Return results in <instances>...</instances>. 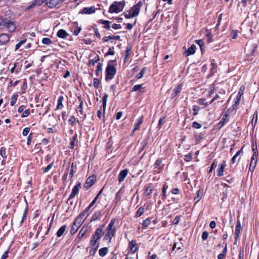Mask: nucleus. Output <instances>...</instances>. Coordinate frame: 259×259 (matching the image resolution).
<instances>
[{
    "label": "nucleus",
    "mask_w": 259,
    "mask_h": 259,
    "mask_svg": "<svg viewBox=\"0 0 259 259\" xmlns=\"http://www.w3.org/2000/svg\"><path fill=\"white\" fill-rule=\"evenodd\" d=\"M208 233L206 231H205L202 232L201 237H202V239L203 240H207V239L208 238Z\"/></svg>",
    "instance_id": "338daca9"
},
{
    "label": "nucleus",
    "mask_w": 259,
    "mask_h": 259,
    "mask_svg": "<svg viewBox=\"0 0 259 259\" xmlns=\"http://www.w3.org/2000/svg\"><path fill=\"white\" fill-rule=\"evenodd\" d=\"M143 116H142L136 122V123H135V127H134V128L133 130V132H135L136 131L138 130L140 125L142 124L143 123Z\"/></svg>",
    "instance_id": "2f4dec72"
},
{
    "label": "nucleus",
    "mask_w": 259,
    "mask_h": 259,
    "mask_svg": "<svg viewBox=\"0 0 259 259\" xmlns=\"http://www.w3.org/2000/svg\"><path fill=\"white\" fill-rule=\"evenodd\" d=\"M77 99L79 102V105L77 109V111H79L81 114H83V101L81 98V96H79L77 97Z\"/></svg>",
    "instance_id": "bb28decb"
},
{
    "label": "nucleus",
    "mask_w": 259,
    "mask_h": 259,
    "mask_svg": "<svg viewBox=\"0 0 259 259\" xmlns=\"http://www.w3.org/2000/svg\"><path fill=\"white\" fill-rule=\"evenodd\" d=\"M26 38H24L20 40L18 44L16 45L15 50L17 51V50H18L20 48L21 46L24 44L26 42Z\"/></svg>",
    "instance_id": "a18cd8bd"
},
{
    "label": "nucleus",
    "mask_w": 259,
    "mask_h": 259,
    "mask_svg": "<svg viewBox=\"0 0 259 259\" xmlns=\"http://www.w3.org/2000/svg\"><path fill=\"white\" fill-rule=\"evenodd\" d=\"M114 47H112L111 48H110L108 52L105 53L104 55L105 57L109 56V55H114L115 54V52L114 51Z\"/></svg>",
    "instance_id": "4d7b16f0"
},
{
    "label": "nucleus",
    "mask_w": 259,
    "mask_h": 259,
    "mask_svg": "<svg viewBox=\"0 0 259 259\" xmlns=\"http://www.w3.org/2000/svg\"><path fill=\"white\" fill-rule=\"evenodd\" d=\"M183 84L180 83L173 90V92L171 95V98H175L177 95H178L182 89Z\"/></svg>",
    "instance_id": "f3484780"
},
{
    "label": "nucleus",
    "mask_w": 259,
    "mask_h": 259,
    "mask_svg": "<svg viewBox=\"0 0 259 259\" xmlns=\"http://www.w3.org/2000/svg\"><path fill=\"white\" fill-rule=\"evenodd\" d=\"M168 188V186L166 185V184H164L163 185L162 188V199L163 200H164L166 199L167 197V195L166 194V190Z\"/></svg>",
    "instance_id": "72a5a7b5"
},
{
    "label": "nucleus",
    "mask_w": 259,
    "mask_h": 259,
    "mask_svg": "<svg viewBox=\"0 0 259 259\" xmlns=\"http://www.w3.org/2000/svg\"><path fill=\"white\" fill-rule=\"evenodd\" d=\"M77 133H75L72 138L71 139V142L70 143L69 148L70 149H73L75 146V143H77Z\"/></svg>",
    "instance_id": "393cba45"
},
{
    "label": "nucleus",
    "mask_w": 259,
    "mask_h": 259,
    "mask_svg": "<svg viewBox=\"0 0 259 259\" xmlns=\"http://www.w3.org/2000/svg\"><path fill=\"white\" fill-rule=\"evenodd\" d=\"M92 207H90V205H89L82 212H81V213H83V214L88 217L89 215V211L90 209V208H91Z\"/></svg>",
    "instance_id": "e2e57ef3"
},
{
    "label": "nucleus",
    "mask_w": 259,
    "mask_h": 259,
    "mask_svg": "<svg viewBox=\"0 0 259 259\" xmlns=\"http://www.w3.org/2000/svg\"><path fill=\"white\" fill-rule=\"evenodd\" d=\"M128 172V169H124L121 170L118 176V180L119 182L121 183L124 181V179L126 177L127 174Z\"/></svg>",
    "instance_id": "ddd939ff"
},
{
    "label": "nucleus",
    "mask_w": 259,
    "mask_h": 259,
    "mask_svg": "<svg viewBox=\"0 0 259 259\" xmlns=\"http://www.w3.org/2000/svg\"><path fill=\"white\" fill-rule=\"evenodd\" d=\"M116 62V59L113 60H109L108 62L106 68L105 79L106 81L113 79L114 75L116 73V69L113 64V63Z\"/></svg>",
    "instance_id": "f257e3e1"
},
{
    "label": "nucleus",
    "mask_w": 259,
    "mask_h": 259,
    "mask_svg": "<svg viewBox=\"0 0 259 259\" xmlns=\"http://www.w3.org/2000/svg\"><path fill=\"white\" fill-rule=\"evenodd\" d=\"M96 11V8L94 6L91 7H85L83 8L80 12L79 13L85 14H91L95 13Z\"/></svg>",
    "instance_id": "6e6552de"
},
{
    "label": "nucleus",
    "mask_w": 259,
    "mask_h": 259,
    "mask_svg": "<svg viewBox=\"0 0 259 259\" xmlns=\"http://www.w3.org/2000/svg\"><path fill=\"white\" fill-rule=\"evenodd\" d=\"M146 69V67H143V68L141 69L140 72L136 76V77L137 79H139L141 78L142 77H143Z\"/></svg>",
    "instance_id": "c03bdc74"
},
{
    "label": "nucleus",
    "mask_w": 259,
    "mask_h": 259,
    "mask_svg": "<svg viewBox=\"0 0 259 259\" xmlns=\"http://www.w3.org/2000/svg\"><path fill=\"white\" fill-rule=\"evenodd\" d=\"M138 15L137 14L136 15H134V10H130L128 14L124 13V16L125 18L126 19H130L132 17H136Z\"/></svg>",
    "instance_id": "a19ab883"
},
{
    "label": "nucleus",
    "mask_w": 259,
    "mask_h": 259,
    "mask_svg": "<svg viewBox=\"0 0 259 259\" xmlns=\"http://www.w3.org/2000/svg\"><path fill=\"white\" fill-rule=\"evenodd\" d=\"M243 147H242V148L238 150L237 153L233 156L231 159V161L232 163H235L236 162H238L240 159V157H238V159L237 160V157L240 156L241 154H243V152L242 150Z\"/></svg>",
    "instance_id": "dca6fc26"
},
{
    "label": "nucleus",
    "mask_w": 259,
    "mask_h": 259,
    "mask_svg": "<svg viewBox=\"0 0 259 259\" xmlns=\"http://www.w3.org/2000/svg\"><path fill=\"white\" fill-rule=\"evenodd\" d=\"M252 151L253 152L252 156V157H253V159L254 158V157L257 158L258 151H257V144L256 143L252 144Z\"/></svg>",
    "instance_id": "c9c22d12"
},
{
    "label": "nucleus",
    "mask_w": 259,
    "mask_h": 259,
    "mask_svg": "<svg viewBox=\"0 0 259 259\" xmlns=\"http://www.w3.org/2000/svg\"><path fill=\"white\" fill-rule=\"evenodd\" d=\"M76 120V118L74 116H71L69 119L68 120V123L71 125H73Z\"/></svg>",
    "instance_id": "774afa93"
},
{
    "label": "nucleus",
    "mask_w": 259,
    "mask_h": 259,
    "mask_svg": "<svg viewBox=\"0 0 259 259\" xmlns=\"http://www.w3.org/2000/svg\"><path fill=\"white\" fill-rule=\"evenodd\" d=\"M251 48H252V50L251 51L250 55V56H254V54L257 51V44H253L251 46Z\"/></svg>",
    "instance_id": "bf43d9fd"
},
{
    "label": "nucleus",
    "mask_w": 259,
    "mask_h": 259,
    "mask_svg": "<svg viewBox=\"0 0 259 259\" xmlns=\"http://www.w3.org/2000/svg\"><path fill=\"white\" fill-rule=\"evenodd\" d=\"M41 41L42 44L47 45H50L52 43L51 39L48 37L43 38Z\"/></svg>",
    "instance_id": "6e6d98bb"
},
{
    "label": "nucleus",
    "mask_w": 259,
    "mask_h": 259,
    "mask_svg": "<svg viewBox=\"0 0 259 259\" xmlns=\"http://www.w3.org/2000/svg\"><path fill=\"white\" fill-rule=\"evenodd\" d=\"M99 23L104 25L103 28L109 30L110 29L111 22L108 20H100Z\"/></svg>",
    "instance_id": "c85d7f7f"
},
{
    "label": "nucleus",
    "mask_w": 259,
    "mask_h": 259,
    "mask_svg": "<svg viewBox=\"0 0 259 259\" xmlns=\"http://www.w3.org/2000/svg\"><path fill=\"white\" fill-rule=\"evenodd\" d=\"M244 90H245L244 85H242L239 88L237 96L235 101V103L232 106V108L233 109H236L237 108V107L238 106V105L239 104V103L241 100V96L243 95V94L244 93Z\"/></svg>",
    "instance_id": "7ed1b4c3"
},
{
    "label": "nucleus",
    "mask_w": 259,
    "mask_h": 259,
    "mask_svg": "<svg viewBox=\"0 0 259 259\" xmlns=\"http://www.w3.org/2000/svg\"><path fill=\"white\" fill-rule=\"evenodd\" d=\"M142 4V2L140 1L132 8L131 10H134V15H139Z\"/></svg>",
    "instance_id": "4468645a"
},
{
    "label": "nucleus",
    "mask_w": 259,
    "mask_h": 259,
    "mask_svg": "<svg viewBox=\"0 0 259 259\" xmlns=\"http://www.w3.org/2000/svg\"><path fill=\"white\" fill-rule=\"evenodd\" d=\"M81 183L80 182H78L73 188L72 192L70 194L67 201H69L70 199H73L76 194H78L79 192V190L81 187Z\"/></svg>",
    "instance_id": "39448f33"
},
{
    "label": "nucleus",
    "mask_w": 259,
    "mask_h": 259,
    "mask_svg": "<svg viewBox=\"0 0 259 259\" xmlns=\"http://www.w3.org/2000/svg\"><path fill=\"white\" fill-rule=\"evenodd\" d=\"M64 1V0H48V1L46 2V5H48L49 8H53Z\"/></svg>",
    "instance_id": "1a4fd4ad"
},
{
    "label": "nucleus",
    "mask_w": 259,
    "mask_h": 259,
    "mask_svg": "<svg viewBox=\"0 0 259 259\" xmlns=\"http://www.w3.org/2000/svg\"><path fill=\"white\" fill-rule=\"evenodd\" d=\"M228 114H225L223 117L221 118L220 122L217 124V126L219 129L222 127L224 126V125L228 121Z\"/></svg>",
    "instance_id": "6ab92c4d"
},
{
    "label": "nucleus",
    "mask_w": 259,
    "mask_h": 259,
    "mask_svg": "<svg viewBox=\"0 0 259 259\" xmlns=\"http://www.w3.org/2000/svg\"><path fill=\"white\" fill-rule=\"evenodd\" d=\"M200 108L198 105H194L193 106V115L194 116L197 115L198 114V112L200 110Z\"/></svg>",
    "instance_id": "de8ad7c7"
},
{
    "label": "nucleus",
    "mask_w": 259,
    "mask_h": 259,
    "mask_svg": "<svg viewBox=\"0 0 259 259\" xmlns=\"http://www.w3.org/2000/svg\"><path fill=\"white\" fill-rule=\"evenodd\" d=\"M46 1L48 0H35L28 7L27 9H30L35 6H40L43 3L46 5Z\"/></svg>",
    "instance_id": "a211bd4d"
},
{
    "label": "nucleus",
    "mask_w": 259,
    "mask_h": 259,
    "mask_svg": "<svg viewBox=\"0 0 259 259\" xmlns=\"http://www.w3.org/2000/svg\"><path fill=\"white\" fill-rule=\"evenodd\" d=\"M144 212V208L143 206L140 207L137 211L135 215L136 218H139L141 217Z\"/></svg>",
    "instance_id": "79ce46f5"
},
{
    "label": "nucleus",
    "mask_w": 259,
    "mask_h": 259,
    "mask_svg": "<svg viewBox=\"0 0 259 259\" xmlns=\"http://www.w3.org/2000/svg\"><path fill=\"white\" fill-rule=\"evenodd\" d=\"M100 83L101 82L99 79L97 78H94L93 85L95 89H98Z\"/></svg>",
    "instance_id": "5fc2aeb1"
},
{
    "label": "nucleus",
    "mask_w": 259,
    "mask_h": 259,
    "mask_svg": "<svg viewBox=\"0 0 259 259\" xmlns=\"http://www.w3.org/2000/svg\"><path fill=\"white\" fill-rule=\"evenodd\" d=\"M129 247L132 253H135L138 249V247L135 240H133L129 242Z\"/></svg>",
    "instance_id": "2eb2a0df"
},
{
    "label": "nucleus",
    "mask_w": 259,
    "mask_h": 259,
    "mask_svg": "<svg viewBox=\"0 0 259 259\" xmlns=\"http://www.w3.org/2000/svg\"><path fill=\"white\" fill-rule=\"evenodd\" d=\"M95 181V177L94 176H92L89 177L86 180L85 183L84 184V187L86 189H88L94 184Z\"/></svg>",
    "instance_id": "0eeeda50"
},
{
    "label": "nucleus",
    "mask_w": 259,
    "mask_h": 259,
    "mask_svg": "<svg viewBox=\"0 0 259 259\" xmlns=\"http://www.w3.org/2000/svg\"><path fill=\"white\" fill-rule=\"evenodd\" d=\"M196 46L195 45H192L190 48L185 52L186 56H190L195 53L196 51Z\"/></svg>",
    "instance_id": "5701e85b"
},
{
    "label": "nucleus",
    "mask_w": 259,
    "mask_h": 259,
    "mask_svg": "<svg viewBox=\"0 0 259 259\" xmlns=\"http://www.w3.org/2000/svg\"><path fill=\"white\" fill-rule=\"evenodd\" d=\"M87 218V217L84 216L83 213H80L74 222L80 226Z\"/></svg>",
    "instance_id": "9d476101"
},
{
    "label": "nucleus",
    "mask_w": 259,
    "mask_h": 259,
    "mask_svg": "<svg viewBox=\"0 0 259 259\" xmlns=\"http://www.w3.org/2000/svg\"><path fill=\"white\" fill-rule=\"evenodd\" d=\"M64 100V97L62 96L59 97L57 100V109H61L63 107L62 102Z\"/></svg>",
    "instance_id": "c756f323"
},
{
    "label": "nucleus",
    "mask_w": 259,
    "mask_h": 259,
    "mask_svg": "<svg viewBox=\"0 0 259 259\" xmlns=\"http://www.w3.org/2000/svg\"><path fill=\"white\" fill-rule=\"evenodd\" d=\"M90 247L93 250V253H95L99 247V244H97V243H90Z\"/></svg>",
    "instance_id": "13d9d810"
},
{
    "label": "nucleus",
    "mask_w": 259,
    "mask_h": 259,
    "mask_svg": "<svg viewBox=\"0 0 259 259\" xmlns=\"http://www.w3.org/2000/svg\"><path fill=\"white\" fill-rule=\"evenodd\" d=\"M8 28L10 31L14 32L16 29L14 22L12 20H9L5 18L4 28Z\"/></svg>",
    "instance_id": "20e7f679"
},
{
    "label": "nucleus",
    "mask_w": 259,
    "mask_h": 259,
    "mask_svg": "<svg viewBox=\"0 0 259 259\" xmlns=\"http://www.w3.org/2000/svg\"><path fill=\"white\" fill-rule=\"evenodd\" d=\"M125 5L124 1L114 2L110 6L108 12L110 13H118L121 12Z\"/></svg>",
    "instance_id": "f03ea898"
},
{
    "label": "nucleus",
    "mask_w": 259,
    "mask_h": 259,
    "mask_svg": "<svg viewBox=\"0 0 259 259\" xmlns=\"http://www.w3.org/2000/svg\"><path fill=\"white\" fill-rule=\"evenodd\" d=\"M9 35L6 33H2L0 35V44L5 45L9 41Z\"/></svg>",
    "instance_id": "f8f14e48"
},
{
    "label": "nucleus",
    "mask_w": 259,
    "mask_h": 259,
    "mask_svg": "<svg viewBox=\"0 0 259 259\" xmlns=\"http://www.w3.org/2000/svg\"><path fill=\"white\" fill-rule=\"evenodd\" d=\"M102 65L101 63H98L97 66V69L96 70V74L97 76H99V73L102 71Z\"/></svg>",
    "instance_id": "8fccbe9b"
},
{
    "label": "nucleus",
    "mask_w": 259,
    "mask_h": 259,
    "mask_svg": "<svg viewBox=\"0 0 259 259\" xmlns=\"http://www.w3.org/2000/svg\"><path fill=\"white\" fill-rule=\"evenodd\" d=\"M165 122V117L160 118L158 121V127L159 128H160L162 126V125Z\"/></svg>",
    "instance_id": "69168bd1"
},
{
    "label": "nucleus",
    "mask_w": 259,
    "mask_h": 259,
    "mask_svg": "<svg viewBox=\"0 0 259 259\" xmlns=\"http://www.w3.org/2000/svg\"><path fill=\"white\" fill-rule=\"evenodd\" d=\"M67 228V226L66 225H64L62 226L58 231L57 232L56 235L57 237H61L64 233Z\"/></svg>",
    "instance_id": "cd10ccee"
},
{
    "label": "nucleus",
    "mask_w": 259,
    "mask_h": 259,
    "mask_svg": "<svg viewBox=\"0 0 259 259\" xmlns=\"http://www.w3.org/2000/svg\"><path fill=\"white\" fill-rule=\"evenodd\" d=\"M68 35V34L67 32L64 29H60L57 33V36L61 38H65Z\"/></svg>",
    "instance_id": "b1692460"
},
{
    "label": "nucleus",
    "mask_w": 259,
    "mask_h": 259,
    "mask_svg": "<svg viewBox=\"0 0 259 259\" xmlns=\"http://www.w3.org/2000/svg\"><path fill=\"white\" fill-rule=\"evenodd\" d=\"M230 36L232 38L236 39L238 36L237 30H232L230 34Z\"/></svg>",
    "instance_id": "0e129e2a"
},
{
    "label": "nucleus",
    "mask_w": 259,
    "mask_h": 259,
    "mask_svg": "<svg viewBox=\"0 0 259 259\" xmlns=\"http://www.w3.org/2000/svg\"><path fill=\"white\" fill-rule=\"evenodd\" d=\"M81 27H79L78 26L77 22H74L72 24V26L70 27V29L71 32L73 33V35L76 36L77 35L80 31L81 30Z\"/></svg>",
    "instance_id": "423d86ee"
},
{
    "label": "nucleus",
    "mask_w": 259,
    "mask_h": 259,
    "mask_svg": "<svg viewBox=\"0 0 259 259\" xmlns=\"http://www.w3.org/2000/svg\"><path fill=\"white\" fill-rule=\"evenodd\" d=\"M226 166V162L223 160L222 163L220 165L219 167L217 169V176L222 177L224 175V171L225 167Z\"/></svg>",
    "instance_id": "9b49d317"
},
{
    "label": "nucleus",
    "mask_w": 259,
    "mask_h": 259,
    "mask_svg": "<svg viewBox=\"0 0 259 259\" xmlns=\"http://www.w3.org/2000/svg\"><path fill=\"white\" fill-rule=\"evenodd\" d=\"M195 43L198 45L200 47V49L201 50V53H203L204 51V43L202 39L196 40L195 41Z\"/></svg>",
    "instance_id": "58836bf2"
},
{
    "label": "nucleus",
    "mask_w": 259,
    "mask_h": 259,
    "mask_svg": "<svg viewBox=\"0 0 259 259\" xmlns=\"http://www.w3.org/2000/svg\"><path fill=\"white\" fill-rule=\"evenodd\" d=\"M115 232V230H108V231L106 234V237H108L109 238V242H110L112 237L114 236Z\"/></svg>",
    "instance_id": "37998d69"
},
{
    "label": "nucleus",
    "mask_w": 259,
    "mask_h": 259,
    "mask_svg": "<svg viewBox=\"0 0 259 259\" xmlns=\"http://www.w3.org/2000/svg\"><path fill=\"white\" fill-rule=\"evenodd\" d=\"M108 249L107 247H103L99 251V254L101 256H104L108 253Z\"/></svg>",
    "instance_id": "ea45409f"
},
{
    "label": "nucleus",
    "mask_w": 259,
    "mask_h": 259,
    "mask_svg": "<svg viewBox=\"0 0 259 259\" xmlns=\"http://www.w3.org/2000/svg\"><path fill=\"white\" fill-rule=\"evenodd\" d=\"M0 155L4 158H6L7 157V155L6 154V148L5 147H3L1 148Z\"/></svg>",
    "instance_id": "052dcab7"
},
{
    "label": "nucleus",
    "mask_w": 259,
    "mask_h": 259,
    "mask_svg": "<svg viewBox=\"0 0 259 259\" xmlns=\"http://www.w3.org/2000/svg\"><path fill=\"white\" fill-rule=\"evenodd\" d=\"M150 223H151L150 219L149 218H147L143 222L142 227L144 228H147L150 224Z\"/></svg>",
    "instance_id": "49530a36"
},
{
    "label": "nucleus",
    "mask_w": 259,
    "mask_h": 259,
    "mask_svg": "<svg viewBox=\"0 0 259 259\" xmlns=\"http://www.w3.org/2000/svg\"><path fill=\"white\" fill-rule=\"evenodd\" d=\"M104 234V232L102 228H99L96 229L95 233L93 235L95 236L97 239L99 240L102 237Z\"/></svg>",
    "instance_id": "4be33fe9"
},
{
    "label": "nucleus",
    "mask_w": 259,
    "mask_h": 259,
    "mask_svg": "<svg viewBox=\"0 0 259 259\" xmlns=\"http://www.w3.org/2000/svg\"><path fill=\"white\" fill-rule=\"evenodd\" d=\"M87 228H85L84 227H83L81 228L77 235L78 240H77V239H75V241H76L77 243H78L80 240L84 237L85 234L87 232Z\"/></svg>",
    "instance_id": "aec40b11"
},
{
    "label": "nucleus",
    "mask_w": 259,
    "mask_h": 259,
    "mask_svg": "<svg viewBox=\"0 0 259 259\" xmlns=\"http://www.w3.org/2000/svg\"><path fill=\"white\" fill-rule=\"evenodd\" d=\"M142 86H143V84L135 85L133 87L132 91V92H136V91L139 90L140 89H141L142 88Z\"/></svg>",
    "instance_id": "680f3d73"
},
{
    "label": "nucleus",
    "mask_w": 259,
    "mask_h": 259,
    "mask_svg": "<svg viewBox=\"0 0 259 259\" xmlns=\"http://www.w3.org/2000/svg\"><path fill=\"white\" fill-rule=\"evenodd\" d=\"M198 103L201 105L208 106V102H206V99L204 98H200L198 100Z\"/></svg>",
    "instance_id": "09e8293b"
},
{
    "label": "nucleus",
    "mask_w": 259,
    "mask_h": 259,
    "mask_svg": "<svg viewBox=\"0 0 259 259\" xmlns=\"http://www.w3.org/2000/svg\"><path fill=\"white\" fill-rule=\"evenodd\" d=\"M241 229V223L239 221H237V225L236 226L235 233L240 234V231Z\"/></svg>",
    "instance_id": "3c124183"
},
{
    "label": "nucleus",
    "mask_w": 259,
    "mask_h": 259,
    "mask_svg": "<svg viewBox=\"0 0 259 259\" xmlns=\"http://www.w3.org/2000/svg\"><path fill=\"white\" fill-rule=\"evenodd\" d=\"M257 158L256 157H254L253 159V157L251 158L249 170L251 172H253L254 170L257 163Z\"/></svg>",
    "instance_id": "412c9836"
},
{
    "label": "nucleus",
    "mask_w": 259,
    "mask_h": 259,
    "mask_svg": "<svg viewBox=\"0 0 259 259\" xmlns=\"http://www.w3.org/2000/svg\"><path fill=\"white\" fill-rule=\"evenodd\" d=\"M79 227L80 226L77 225L76 223H75V222H74L70 229L71 234H74L77 232Z\"/></svg>",
    "instance_id": "7c9ffc66"
},
{
    "label": "nucleus",
    "mask_w": 259,
    "mask_h": 259,
    "mask_svg": "<svg viewBox=\"0 0 259 259\" xmlns=\"http://www.w3.org/2000/svg\"><path fill=\"white\" fill-rule=\"evenodd\" d=\"M257 111H256L254 113V114L253 115L252 119L251 121V124L253 127H255V126L257 123Z\"/></svg>",
    "instance_id": "e433bc0d"
},
{
    "label": "nucleus",
    "mask_w": 259,
    "mask_h": 259,
    "mask_svg": "<svg viewBox=\"0 0 259 259\" xmlns=\"http://www.w3.org/2000/svg\"><path fill=\"white\" fill-rule=\"evenodd\" d=\"M217 65L215 63H211V74H214L217 71Z\"/></svg>",
    "instance_id": "864d4df0"
},
{
    "label": "nucleus",
    "mask_w": 259,
    "mask_h": 259,
    "mask_svg": "<svg viewBox=\"0 0 259 259\" xmlns=\"http://www.w3.org/2000/svg\"><path fill=\"white\" fill-rule=\"evenodd\" d=\"M132 51V47L131 45H128L126 48L125 55L124 56V62L129 57L130 54L131 53Z\"/></svg>",
    "instance_id": "473e14b6"
},
{
    "label": "nucleus",
    "mask_w": 259,
    "mask_h": 259,
    "mask_svg": "<svg viewBox=\"0 0 259 259\" xmlns=\"http://www.w3.org/2000/svg\"><path fill=\"white\" fill-rule=\"evenodd\" d=\"M153 188L151 186H148L145 188V191L143 193L144 196H150L153 192Z\"/></svg>",
    "instance_id": "f704fd0d"
},
{
    "label": "nucleus",
    "mask_w": 259,
    "mask_h": 259,
    "mask_svg": "<svg viewBox=\"0 0 259 259\" xmlns=\"http://www.w3.org/2000/svg\"><path fill=\"white\" fill-rule=\"evenodd\" d=\"M101 215H102V212L101 211H96L94 213V214L92 215L90 221L94 222V221H97L98 220H100Z\"/></svg>",
    "instance_id": "a878e982"
},
{
    "label": "nucleus",
    "mask_w": 259,
    "mask_h": 259,
    "mask_svg": "<svg viewBox=\"0 0 259 259\" xmlns=\"http://www.w3.org/2000/svg\"><path fill=\"white\" fill-rule=\"evenodd\" d=\"M108 97V95L107 94L105 93L104 94V96L102 98V102H103V108L104 112H105L106 107V103H107V98Z\"/></svg>",
    "instance_id": "4c0bfd02"
},
{
    "label": "nucleus",
    "mask_w": 259,
    "mask_h": 259,
    "mask_svg": "<svg viewBox=\"0 0 259 259\" xmlns=\"http://www.w3.org/2000/svg\"><path fill=\"white\" fill-rule=\"evenodd\" d=\"M99 56L98 55H97L94 59L90 60V64L94 66L95 63H97L99 60Z\"/></svg>",
    "instance_id": "603ef678"
}]
</instances>
